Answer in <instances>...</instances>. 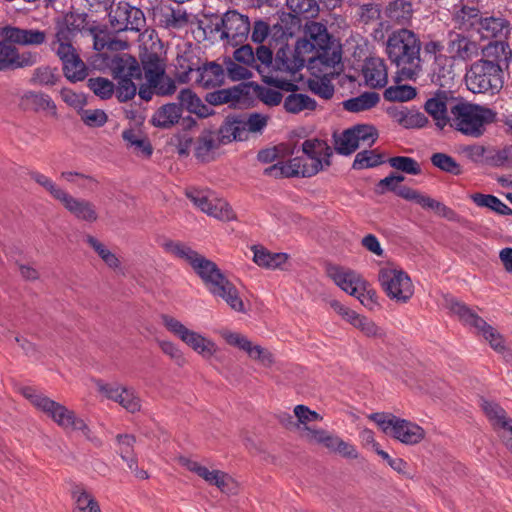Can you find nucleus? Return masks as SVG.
<instances>
[{
	"label": "nucleus",
	"mask_w": 512,
	"mask_h": 512,
	"mask_svg": "<svg viewBox=\"0 0 512 512\" xmlns=\"http://www.w3.org/2000/svg\"><path fill=\"white\" fill-rule=\"evenodd\" d=\"M302 156L279 162L265 169V174L274 177L309 178L331 166L333 148L324 139L313 137L301 144Z\"/></svg>",
	"instance_id": "1"
},
{
	"label": "nucleus",
	"mask_w": 512,
	"mask_h": 512,
	"mask_svg": "<svg viewBox=\"0 0 512 512\" xmlns=\"http://www.w3.org/2000/svg\"><path fill=\"white\" fill-rule=\"evenodd\" d=\"M295 417V432L310 445L325 448L329 453L339 455L349 460H357L360 453L356 446L324 428L311 425L313 422L323 421V416L304 404L293 408Z\"/></svg>",
	"instance_id": "2"
},
{
	"label": "nucleus",
	"mask_w": 512,
	"mask_h": 512,
	"mask_svg": "<svg viewBox=\"0 0 512 512\" xmlns=\"http://www.w3.org/2000/svg\"><path fill=\"white\" fill-rule=\"evenodd\" d=\"M421 49V40L413 30L403 27L388 35L385 53L396 67L397 80H416L422 71Z\"/></svg>",
	"instance_id": "3"
},
{
	"label": "nucleus",
	"mask_w": 512,
	"mask_h": 512,
	"mask_svg": "<svg viewBox=\"0 0 512 512\" xmlns=\"http://www.w3.org/2000/svg\"><path fill=\"white\" fill-rule=\"evenodd\" d=\"M74 22V14H68L57 22L49 48L61 61L65 77L77 82L86 77L87 68L73 43L77 30L73 27Z\"/></svg>",
	"instance_id": "4"
},
{
	"label": "nucleus",
	"mask_w": 512,
	"mask_h": 512,
	"mask_svg": "<svg viewBox=\"0 0 512 512\" xmlns=\"http://www.w3.org/2000/svg\"><path fill=\"white\" fill-rule=\"evenodd\" d=\"M496 120V112L486 106L457 101L450 105L449 127L472 138L481 137L487 125Z\"/></svg>",
	"instance_id": "5"
},
{
	"label": "nucleus",
	"mask_w": 512,
	"mask_h": 512,
	"mask_svg": "<svg viewBox=\"0 0 512 512\" xmlns=\"http://www.w3.org/2000/svg\"><path fill=\"white\" fill-rule=\"evenodd\" d=\"M161 322L164 328L177 337L204 361H220L221 347L205 333L190 329L174 316L163 314Z\"/></svg>",
	"instance_id": "6"
},
{
	"label": "nucleus",
	"mask_w": 512,
	"mask_h": 512,
	"mask_svg": "<svg viewBox=\"0 0 512 512\" xmlns=\"http://www.w3.org/2000/svg\"><path fill=\"white\" fill-rule=\"evenodd\" d=\"M327 275L343 292L355 297L368 310L378 307V296L371 284L357 271L339 265H330Z\"/></svg>",
	"instance_id": "7"
},
{
	"label": "nucleus",
	"mask_w": 512,
	"mask_h": 512,
	"mask_svg": "<svg viewBox=\"0 0 512 512\" xmlns=\"http://www.w3.org/2000/svg\"><path fill=\"white\" fill-rule=\"evenodd\" d=\"M368 417L384 434L405 446H417L427 438L426 430L409 419L380 412L372 413Z\"/></svg>",
	"instance_id": "8"
},
{
	"label": "nucleus",
	"mask_w": 512,
	"mask_h": 512,
	"mask_svg": "<svg viewBox=\"0 0 512 512\" xmlns=\"http://www.w3.org/2000/svg\"><path fill=\"white\" fill-rule=\"evenodd\" d=\"M377 280L387 298L396 304H407L415 294L412 278L395 264L387 263L381 267Z\"/></svg>",
	"instance_id": "9"
},
{
	"label": "nucleus",
	"mask_w": 512,
	"mask_h": 512,
	"mask_svg": "<svg viewBox=\"0 0 512 512\" xmlns=\"http://www.w3.org/2000/svg\"><path fill=\"white\" fill-rule=\"evenodd\" d=\"M201 281L214 298L221 299L237 313H246L247 310L239 290L217 264L206 273Z\"/></svg>",
	"instance_id": "10"
},
{
	"label": "nucleus",
	"mask_w": 512,
	"mask_h": 512,
	"mask_svg": "<svg viewBox=\"0 0 512 512\" xmlns=\"http://www.w3.org/2000/svg\"><path fill=\"white\" fill-rule=\"evenodd\" d=\"M113 77L118 81L115 88L116 96L120 102L134 98L137 86L134 80H141L142 70L137 60L127 54L115 57L111 64Z\"/></svg>",
	"instance_id": "11"
},
{
	"label": "nucleus",
	"mask_w": 512,
	"mask_h": 512,
	"mask_svg": "<svg viewBox=\"0 0 512 512\" xmlns=\"http://www.w3.org/2000/svg\"><path fill=\"white\" fill-rule=\"evenodd\" d=\"M451 310L465 325L474 328L476 334L481 336L495 352L505 354L508 351L503 335L465 304L455 302L451 305Z\"/></svg>",
	"instance_id": "12"
},
{
	"label": "nucleus",
	"mask_w": 512,
	"mask_h": 512,
	"mask_svg": "<svg viewBox=\"0 0 512 512\" xmlns=\"http://www.w3.org/2000/svg\"><path fill=\"white\" fill-rule=\"evenodd\" d=\"M465 83L473 93H494L502 87L500 66L479 60L467 71Z\"/></svg>",
	"instance_id": "13"
},
{
	"label": "nucleus",
	"mask_w": 512,
	"mask_h": 512,
	"mask_svg": "<svg viewBox=\"0 0 512 512\" xmlns=\"http://www.w3.org/2000/svg\"><path fill=\"white\" fill-rule=\"evenodd\" d=\"M219 336L228 346L244 352L251 361L264 368H272L276 364L275 355L271 350L253 342L241 332L222 329L219 331Z\"/></svg>",
	"instance_id": "14"
},
{
	"label": "nucleus",
	"mask_w": 512,
	"mask_h": 512,
	"mask_svg": "<svg viewBox=\"0 0 512 512\" xmlns=\"http://www.w3.org/2000/svg\"><path fill=\"white\" fill-rule=\"evenodd\" d=\"M98 392L107 400L117 403L125 411L131 414L142 410V399L135 388L119 382L97 381Z\"/></svg>",
	"instance_id": "15"
},
{
	"label": "nucleus",
	"mask_w": 512,
	"mask_h": 512,
	"mask_svg": "<svg viewBox=\"0 0 512 512\" xmlns=\"http://www.w3.org/2000/svg\"><path fill=\"white\" fill-rule=\"evenodd\" d=\"M294 53L299 60H303L304 65L308 62V67L311 70L318 65L332 68L341 61L340 52L333 50L330 53L329 49L319 48L316 43L306 37L297 40Z\"/></svg>",
	"instance_id": "16"
},
{
	"label": "nucleus",
	"mask_w": 512,
	"mask_h": 512,
	"mask_svg": "<svg viewBox=\"0 0 512 512\" xmlns=\"http://www.w3.org/2000/svg\"><path fill=\"white\" fill-rule=\"evenodd\" d=\"M142 66L147 84L153 87L156 94L169 96L175 93L176 83L165 75V64L158 55L154 53L147 54L142 59Z\"/></svg>",
	"instance_id": "17"
},
{
	"label": "nucleus",
	"mask_w": 512,
	"mask_h": 512,
	"mask_svg": "<svg viewBox=\"0 0 512 512\" xmlns=\"http://www.w3.org/2000/svg\"><path fill=\"white\" fill-rule=\"evenodd\" d=\"M52 422L64 432L77 434L91 443L100 444L99 438L90 428L87 421L79 416L73 409H70L62 403L57 413H55Z\"/></svg>",
	"instance_id": "18"
},
{
	"label": "nucleus",
	"mask_w": 512,
	"mask_h": 512,
	"mask_svg": "<svg viewBox=\"0 0 512 512\" xmlns=\"http://www.w3.org/2000/svg\"><path fill=\"white\" fill-rule=\"evenodd\" d=\"M109 21L115 31H140L144 24L142 11L126 1L113 3L109 11Z\"/></svg>",
	"instance_id": "19"
},
{
	"label": "nucleus",
	"mask_w": 512,
	"mask_h": 512,
	"mask_svg": "<svg viewBox=\"0 0 512 512\" xmlns=\"http://www.w3.org/2000/svg\"><path fill=\"white\" fill-rule=\"evenodd\" d=\"M215 30L221 33V39L239 43L246 39L250 32V20L248 16L236 10H228L215 25Z\"/></svg>",
	"instance_id": "20"
},
{
	"label": "nucleus",
	"mask_w": 512,
	"mask_h": 512,
	"mask_svg": "<svg viewBox=\"0 0 512 512\" xmlns=\"http://www.w3.org/2000/svg\"><path fill=\"white\" fill-rule=\"evenodd\" d=\"M165 250L173 256L185 261L193 269L195 274L202 279L206 273L216 264L214 261L198 253L190 246L176 241L164 244Z\"/></svg>",
	"instance_id": "21"
},
{
	"label": "nucleus",
	"mask_w": 512,
	"mask_h": 512,
	"mask_svg": "<svg viewBox=\"0 0 512 512\" xmlns=\"http://www.w3.org/2000/svg\"><path fill=\"white\" fill-rule=\"evenodd\" d=\"M17 106L20 110L44 113L52 118H58L56 103L46 93L24 90L17 94Z\"/></svg>",
	"instance_id": "22"
},
{
	"label": "nucleus",
	"mask_w": 512,
	"mask_h": 512,
	"mask_svg": "<svg viewBox=\"0 0 512 512\" xmlns=\"http://www.w3.org/2000/svg\"><path fill=\"white\" fill-rule=\"evenodd\" d=\"M446 50L454 62H468L479 55L480 47L470 36L450 31Z\"/></svg>",
	"instance_id": "23"
},
{
	"label": "nucleus",
	"mask_w": 512,
	"mask_h": 512,
	"mask_svg": "<svg viewBox=\"0 0 512 512\" xmlns=\"http://www.w3.org/2000/svg\"><path fill=\"white\" fill-rule=\"evenodd\" d=\"M274 84L276 87L292 92L283 101V107L289 114H299L306 111H313L316 109L317 103L314 99L306 94L295 93L297 85L293 83V80H287L282 78H275Z\"/></svg>",
	"instance_id": "24"
},
{
	"label": "nucleus",
	"mask_w": 512,
	"mask_h": 512,
	"mask_svg": "<svg viewBox=\"0 0 512 512\" xmlns=\"http://www.w3.org/2000/svg\"><path fill=\"white\" fill-rule=\"evenodd\" d=\"M0 36L6 42L19 46H41L47 41V33L44 30L12 25L2 27Z\"/></svg>",
	"instance_id": "25"
},
{
	"label": "nucleus",
	"mask_w": 512,
	"mask_h": 512,
	"mask_svg": "<svg viewBox=\"0 0 512 512\" xmlns=\"http://www.w3.org/2000/svg\"><path fill=\"white\" fill-rule=\"evenodd\" d=\"M63 208L77 221L86 224H95L100 219L97 206L90 200L69 195Z\"/></svg>",
	"instance_id": "26"
},
{
	"label": "nucleus",
	"mask_w": 512,
	"mask_h": 512,
	"mask_svg": "<svg viewBox=\"0 0 512 512\" xmlns=\"http://www.w3.org/2000/svg\"><path fill=\"white\" fill-rule=\"evenodd\" d=\"M397 195L405 200L414 201L425 209L434 210L448 220L454 221L457 219V215L452 209L415 189L403 186L397 190Z\"/></svg>",
	"instance_id": "27"
},
{
	"label": "nucleus",
	"mask_w": 512,
	"mask_h": 512,
	"mask_svg": "<svg viewBox=\"0 0 512 512\" xmlns=\"http://www.w3.org/2000/svg\"><path fill=\"white\" fill-rule=\"evenodd\" d=\"M480 407L491 427L499 436L512 428V418L497 401L483 398Z\"/></svg>",
	"instance_id": "28"
},
{
	"label": "nucleus",
	"mask_w": 512,
	"mask_h": 512,
	"mask_svg": "<svg viewBox=\"0 0 512 512\" xmlns=\"http://www.w3.org/2000/svg\"><path fill=\"white\" fill-rule=\"evenodd\" d=\"M2 39L0 41V71L30 66L34 63L31 54H19L18 50Z\"/></svg>",
	"instance_id": "29"
},
{
	"label": "nucleus",
	"mask_w": 512,
	"mask_h": 512,
	"mask_svg": "<svg viewBox=\"0 0 512 512\" xmlns=\"http://www.w3.org/2000/svg\"><path fill=\"white\" fill-rule=\"evenodd\" d=\"M448 97L445 93L439 92L429 98L424 107L426 112L433 118L435 125L443 130L450 123V106L447 104Z\"/></svg>",
	"instance_id": "30"
},
{
	"label": "nucleus",
	"mask_w": 512,
	"mask_h": 512,
	"mask_svg": "<svg viewBox=\"0 0 512 512\" xmlns=\"http://www.w3.org/2000/svg\"><path fill=\"white\" fill-rule=\"evenodd\" d=\"M483 39L507 38L511 32L510 22L504 17L489 16L480 20L477 28Z\"/></svg>",
	"instance_id": "31"
},
{
	"label": "nucleus",
	"mask_w": 512,
	"mask_h": 512,
	"mask_svg": "<svg viewBox=\"0 0 512 512\" xmlns=\"http://www.w3.org/2000/svg\"><path fill=\"white\" fill-rule=\"evenodd\" d=\"M223 145L220 137L213 131H204L195 146V156L201 162H210L219 155V147Z\"/></svg>",
	"instance_id": "32"
},
{
	"label": "nucleus",
	"mask_w": 512,
	"mask_h": 512,
	"mask_svg": "<svg viewBox=\"0 0 512 512\" xmlns=\"http://www.w3.org/2000/svg\"><path fill=\"white\" fill-rule=\"evenodd\" d=\"M253 262L264 269H283L290 256L284 252H271L263 246H253Z\"/></svg>",
	"instance_id": "33"
},
{
	"label": "nucleus",
	"mask_w": 512,
	"mask_h": 512,
	"mask_svg": "<svg viewBox=\"0 0 512 512\" xmlns=\"http://www.w3.org/2000/svg\"><path fill=\"white\" fill-rule=\"evenodd\" d=\"M363 75L367 85L373 88H382L388 82V72L382 58H369L363 67Z\"/></svg>",
	"instance_id": "34"
},
{
	"label": "nucleus",
	"mask_w": 512,
	"mask_h": 512,
	"mask_svg": "<svg viewBox=\"0 0 512 512\" xmlns=\"http://www.w3.org/2000/svg\"><path fill=\"white\" fill-rule=\"evenodd\" d=\"M22 395L29 403L40 413L45 415L49 420L53 421L55 413H57L60 402L48 397L47 395L31 388L26 387L22 390Z\"/></svg>",
	"instance_id": "35"
},
{
	"label": "nucleus",
	"mask_w": 512,
	"mask_h": 512,
	"mask_svg": "<svg viewBox=\"0 0 512 512\" xmlns=\"http://www.w3.org/2000/svg\"><path fill=\"white\" fill-rule=\"evenodd\" d=\"M196 72V83L205 89L215 88L224 83V70L221 65L215 62H210L199 67Z\"/></svg>",
	"instance_id": "36"
},
{
	"label": "nucleus",
	"mask_w": 512,
	"mask_h": 512,
	"mask_svg": "<svg viewBox=\"0 0 512 512\" xmlns=\"http://www.w3.org/2000/svg\"><path fill=\"white\" fill-rule=\"evenodd\" d=\"M218 136L220 137V142H222V144L248 139L244 125V118H227L219 128Z\"/></svg>",
	"instance_id": "37"
},
{
	"label": "nucleus",
	"mask_w": 512,
	"mask_h": 512,
	"mask_svg": "<svg viewBox=\"0 0 512 512\" xmlns=\"http://www.w3.org/2000/svg\"><path fill=\"white\" fill-rule=\"evenodd\" d=\"M122 137L126 146L136 156L149 158L152 155L153 148L147 136L139 129H127L123 131Z\"/></svg>",
	"instance_id": "38"
},
{
	"label": "nucleus",
	"mask_w": 512,
	"mask_h": 512,
	"mask_svg": "<svg viewBox=\"0 0 512 512\" xmlns=\"http://www.w3.org/2000/svg\"><path fill=\"white\" fill-rule=\"evenodd\" d=\"M72 512H101L95 496L87 488L77 485L72 490Z\"/></svg>",
	"instance_id": "39"
},
{
	"label": "nucleus",
	"mask_w": 512,
	"mask_h": 512,
	"mask_svg": "<svg viewBox=\"0 0 512 512\" xmlns=\"http://www.w3.org/2000/svg\"><path fill=\"white\" fill-rule=\"evenodd\" d=\"M385 15L397 25H407L413 17L412 4L406 0H394L385 8Z\"/></svg>",
	"instance_id": "40"
},
{
	"label": "nucleus",
	"mask_w": 512,
	"mask_h": 512,
	"mask_svg": "<svg viewBox=\"0 0 512 512\" xmlns=\"http://www.w3.org/2000/svg\"><path fill=\"white\" fill-rule=\"evenodd\" d=\"M483 55L486 59H482V61H489L498 64L500 67L502 64L508 66L512 59V50L507 42L494 41L485 46Z\"/></svg>",
	"instance_id": "41"
},
{
	"label": "nucleus",
	"mask_w": 512,
	"mask_h": 512,
	"mask_svg": "<svg viewBox=\"0 0 512 512\" xmlns=\"http://www.w3.org/2000/svg\"><path fill=\"white\" fill-rule=\"evenodd\" d=\"M182 116L181 107L170 103L160 107L152 117V123L156 127L169 128L178 123Z\"/></svg>",
	"instance_id": "42"
},
{
	"label": "nucleus",
	"mask_w": 512,
	"mask_h": 512,
	"mask_svg": "<svg viewBox=\"0 0 512 512\" xmlns=\"http://www.w3.org/2000/svg\"><path fill=\"white\" fill-rule=\"evenodd\" d=\"M391 116L395 122L404 128H422L428 123L427 117L418 110L395 109L391 111Z\"/></svg>",
	"instance_id": "43"
},
{
	"label": "nucleus",
	"mask_w": 512,
	"mask_h": 512,
	"mask_svg": "<svg viewBox=\"0 0 512 512\" xmlns=\"http://www.w3.org/2000/svg\"><path fill=\"white\" fill-rule=\"evenodd\" d=\"M303 67V60H299L295 53L291 55L287 48H281L277 51L274 59V69L276 71L294 76Z\"/></svg>",
	"instance_id": "44"
},
{
	"label": "nucleus",
	"mask_w": 512,
	"mask_h": 512,
	"mask_svg": "<svg viewBox=\"0 0 512 512\" xmlns=\"http://www.w3.org/2000/svg\"><path fill=\"white\" fill-rule=\"evenodd\" d=\"M473 203L480 208H487L499 215L511 216L512 209L499 198L491 194L473 193L469 195Z\"/></svg>",
	"instance_id": "45"
},
{
	"label": "nucleus",
	"mask_w": 512,
	"mask_h": 512,
	"mask_svg": "<svg viewBox=\"0 0 512 512\" xmlns=\"http://www.w3.org/2000/svg\"><path fill=\"white\" fill-rule=\"evenodd\" d=\"M350 325L362 335L371 339H385L387 336L386 330L383 327L379 326L374 320L359 313L356 314Z\"/></svg>",
	"instance_id": "46"
},
{
	"label": "nucleus",
	"mask_w": 512,
	"mask_h": 512,
	"mask_svg": "<svg viewBox=\"0 0 512 512\" xmlns=\"http://www.w3.org/2000/svg\"><path fill=\"white\" fill-rule=\"evenodd\" d=\"M30 177L35 183L44 188L54 200L58 201L63 206L70 195L67 190L43 173L32 172Z\"/></svg>",
	"instance_id": "47"
},
{
	"label": "nucleus",
	"mask_w": 512,
	"mask_h": 512,
	"mask_svg": "<svg viewBox=\"0 0 512 512\" xmlns=\"http://www.w3.org/2000/svg\"><path fill=\"white\" fill-rule=\"evenodd\" d=\"M30 177L35 183L44 188L54 200L58 201L63 206L70 195L67 190L43 173L32 172Z\"/></svg>",
	"instance_id": "48"
},
{
	"label": "nucleus",
	"mask_w": 512,
	"mask_h": 512,
	"mask_svg": "<svg viewBox=\"0 0 512 512\" xmlns=\"http://www.w3.org/2000/svg\"><path fill=\"white\" fill-rule=\"evenodd\" d=\"M30 177L35 183L44 188L54 200L58 201L63 206L70 195L67 190L43 173L32 172Z\"/></svg>",
	"instance_id": "49"
},
{
	"label": "nucleus",
	"mask_w": 512,
	"mask_h": 512,
	"mask_svg": "<svg viewBox=\"0 0 512 512\" xmlns=\"http://www.w3.org/2000/svg\"><path fill=\"white\" fill-rule=\"evenodd\" d=\"M178 462L186 470L198 476L207 485H209L214 473L217 470V468L213 465H208L189 457L181 456L178 458Z\"/></svg>",
	"instance_id": "50"
},
{
	"label": "nucleus",
	"mask_w": 512,
	"mask_h": 512,
	"mask_svg": "<svg viewBox=\"0 0 512 512\" xmlns=\"http://www.w3.org/2000/svg\"><path fill=\"white\" fill-rule=\"evenodd\" d=\"M480 10L475 6L461 5L453 14L455 23L464 29H471L476 24L480 25Z\"/></svg>",
	"instance_id": "51"
},
{
	"label": "nucleus",
	"mask_w": 512,
	"mask_h": 512,
	"mask_svg": "<svg viewBox=\"0 0 512 512\" xmlns=\"http://www.w3.org/2000/svg\"><path fill=\"white\" fill-rule=\"evenodd\" d=\"M205 214L222 222L237 220V215L231 205L225 199L220 198L217 194L213 199V202L210 203V207Z\"/></svg>",
	"instance_id": "52"
},
{
	"label": "nucleus",
	"mask_w": 512,
	"mask_h": 512,
	"mask_svg": "<svg viewBox=\"0 0 512 512\" xmlns=\"http://www.w3.org/2000/svg\"><path fill=\"white\" fill-rule=\"evenodd\" d=\"M86 242L109 268L113 270L121 268V261L118 256L104 243L93 236H88Z\"/></svg>",
	"instance_id": "53"
},
{
	"label": "nucleus",
	"mask_w": 512,
	"mask_h": 512,
	"mask_svg": "<svg viewBox=\"0 0 512 512\" xmlns=\"http://www.w3.org/2000/svg\"><path fill=\"white\" fill-rule=\"evenodd\" d=\"M178 100L180 105L185 107L189 112L197 114L201 117L208 115V107L191 89H182L179 92Z\"/></svg>",
	"instance_id": "54"
},
{
	"label": "nucleus",
	"mask_w": 512,
	"mask_h": 512,
	"mask_svg": "<svg viewBox=\"0 0 512 512\" xmlns=\"http://www.w3.org/2000/svg\"><path fill=\"white\" fill-rule=\"evenodd\" d=\"M209 486L216 487L226 495H236L240 488L239 482L233 476L220 469L214 473Z\"/></svg>",
	"instance_id": "55"
},
{
	"label": "nucleus",
	"mask_w": 512,
	"mask_h": 512,
	"mask_svg": "<svg viewBox=\"0 0 512 512\" xmlns=\"http://www.w3.org/2000/svg\"><path fill=\"white\" fill-rule=\"evenodd\" d=\"M379 95L375 92H365L357 97L343 102V107L349 112H360L374 107L379 102Z\"/></svg>",
	"instance_id": "56"
},
{
	"label": "nucleus",
	"mask_w": 512,
	"mask_h": 512,
	"mask_svg": "<svg viewBox=\"0 0 512 512\" xmlns=\"http://www.w3.org/2000/svg\"><path fill=\"white\" fill-rule=\"evenodd\" d=\"M334 148L338 154L345 156L352 154L359 148L352 127L344 130L339 135L334 134Z\"/></svg>",
	"instance_id": "57"
},
{
	"label": "nucleus",
	"mask_w": 512,
	"mask_h": 512,
	"mask_svg": "<svg viewBox=\"0 0 512 512\" xmlns=\"http://www.w3.org/2000/svg\"><path fill=\"white\" fill-rule=\"evenodd\" d=\"M286 5L295 16L306 19L314 18L319 13L316 0H287Z\"/></svg>",
	"instance_id": "58"
},
{
	"label": "nucleus",
	"mask_w": 512,
	"mask_h": 512,
	"mask_svg": "<svg viewBox=\"0 0 512 512\" xmlns=\"http://www.w3.org/2000/svg\"><path fill=\"white\" fill-rule=\"evenodd\" d=\"M384 163L383 155L376 150H363L358 152L354 158L352 168L363 170L373 168Z\"/></svg>",
	"instance_id": "59"
},
{
	"label": "nucleus",
	"mask_w": 512,
	"mask_h": 512,
	"mask_svg": "<svg viewBox=\"0 0 512 512\" xmlns=\"http://www.w3.org/2000/svg\"><path fill=\"white\" fill-rule=\"evenodd\" d=\"M305 37L316 43L319 48L327 49V45L329 43V35L325 25L318 22H311L306 24Z\"/></svg>",
	"instance_id": "60"
},
{
	"label": "nucleus",
	"mask_w": 512,
	"mask_h": 512,
	"mask_svg": "<svg viewBox=\"0 0 512 512\" xmlns=\"http://www.w3.org/2000/svg\"><path fill=\"white\" fill-rule=\"evenodd\" d=\"M158 346L161 352L170 358L177 366L186 364V358L181 347L172 340H160Z\"/></svg>",
	"instance_id": "61"
},
{
	"label": "nucleus",
	"mask_w": 512,
	"mask_h": 512,
	"mask_svg": "<svg viewBox=\"0 0 512 512\" xmlns=\"http://www.w3.org/2000/svg\"><path fill=\"white\" fill-rule=\"evenodd\" d=\"M308 87L313 93L324 99H330L334 95V86L326 75L323 77L315 75L310 78Z\"/></svg>",
	"instance_id": "62"
},
{
	"label": "nucleus",
	"mask_w": 512,
	"mask_h": 512,
	"mask_svg": "<svg viewBox=\"0 0 512 512\" xmlns=\"http://www.w3.org/2000/svg\"><path fill=\"white\" fill-rule=\"evenodd\" d=\"M188 199L203 213H206L216 193L210 190L192 189L186 192Z\"/></svg>",
	"instance_id": "63"
},
{
	"label": "nucleus",
	"mask_w": 512,
	"mask_h": 512,
	"mask_svg": "<svg viewBox=\"0 0 512 512\" xmlns=\"http://www.w3.org/2000/svg\"><path fill=\"white\" fill-rule=\"evenodd\" d=\"M31 81L40 86H53L58 81L57 69L50 66H41L33 71Z\"/></svg>",
	"instance_id": "64"
}]
</instances>
